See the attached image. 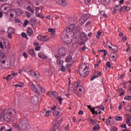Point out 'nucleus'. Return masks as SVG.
I'll return each mask as SVG.
<instances>
[{
  "mask_svg": "<svg viewBox=\"0 0 131 131\" xmlns=\"http://www.w3.org/2000/svg\"><path fill=\"white\" fill-rule=\"evenodd\" d=\"M19 122L15 124L16 127L18 128V129L24 130V129H26L29 126V123L25 120V118H23V120H19Z\"/></svg>",
  "mask_w": 131,
  "mask_h": 131,
  "instance_id": "f257e3e1",
  "label": "nucleus"
},
{
  "mask_svg": "<svg viewBox=\"0 0 131 131\" xmlns=\"http://www.w3.org/2000/svg\"><path fill=\"white\" fill-rule=\"evenodd\" d=\"M90 69L85 64H82L79 69V73L81 77H85L90 74Z\"/></svg>",
  "mask_w": 131,
  "mask_h": 131,
  "instance_id": "f03ea898",
  "label": "nucleus"
},
{
  "mask_svg": "<svg viewBox=\"0 0 131 131\" xmlns=\"http://www.w3.org/2000/svg\"><path fill=\"white\" fill-rule=\"evenodd\" d=\"M0 49L5 52H9L11 49V46L9 44L7 45V41L5 39L0 40Z\"/></svg>",
  "mask_w": 131,
  "mask_h": 131,
  "instance_id": "7ed1b4c3",
  "label": "nucleus"
},
{
  "mask_svg": "<svg viewBox=\"0 0 131 131\" xmlns=\"http://www.w3.org/2000/svg\"><path fill=\"white\" fill-rule=\"evenodd\" d=\"M17 113L16 112L13 110H10L8 112L4 115L5 118H6L7 120H11L13 118V116H16Z\"/></svg>",
  "mask_w": 131,
  "mask_h": 131,
  "instance_id": "20e7f679",
  "label": "nucleus"
},
{
  "mask_svg": "<svg viewBox=\"0 0 131 131\" xmlns=\"http://www.w3.org/2000/svg\"><path fill=\"white\" fill-rule=\"evenodd\" d=\"M74 20L70 18L69 19V23L71 25L67 28V32H71L74 30L75 28V25H73L74 23Z\"/></svg>",
  "mask_w": 131,
  "mask_h": 131,
  "instance_id": "39448f33",
  "label": "nucleus"
},
{
  "mask_svg": "<svg viewBox=\"0 0 131 131\" xmlns=\"http://www.w3.org/2000/svg\"><path fill=\"white\" fill-rule=\"evenodd\" d=\"M37 39L40 41H47L50 39V36H41L40 35H38Z\"/></svg>",
  "mask_w": 131,
  "mask_h": 131,
  "instance_id": "423d86ee",
  "label": "nucleus"
},
{
  "mask_svg": "<svg viewBox=\"0 0 131 131\" xmlns=\"http://www.w3.org/2000/svg\"><path fill=\"white\" fill-rule=\"evenodd\" d=\"M15 33V29L12 27H9L7 31V34H8V38H12V34Z\"/></svg>",
  "mask_w": 131,
  "mask_h": 131,
  "instance_id": "0eeeda50",
  "label": "nucleus"
},
{
  "mask_svg": "<svg viewBox=\"0 0 131 131\" xmlns=\"http://www.w3.org/2000/svg\"><path fill=\"white\" fill-rule=\"evenodd\" d=\"M30 73L31 76H34L36 79H39V78L40 77V73H39L38 72L30 71Z\"/></svg>",
  "mask_w": 131,
  "mask_h": 131,
  "instance_id": "6e6552de",
  "label": "nucleus"
},
{
  "mask_svg": "<svg viewBox=\"0 0 131 131\" xmlns=\"http://www.w3.org/2000/svg\"><path fill=\"white\" fill-rule=\"evenodd\" d=\"M80 38L82 41H88V39H89L88 35H86L84 32H82L80 33Z\"/></svg>",
  "mask_w": 131,
  "mask_h": 131,
  "instance_id": "1a4fd4ad",
  "label": "nucleus"
},
{
  "mask_svg": "<svg viewBox=\"0 0 131 131\" xmlns=\"http://www.w3.org/2000/svg\"><path fill=\"white\" fill-rule=\"evenodd\" d=\"M66 54H67V49L60 48L59 49V56L64 57V56H66Z\"/></svg>",
  "mask_w": 131,
  "mask_h": 131,
  "instance_id": "9d476101",
  "label": "nucleus"
},
{
  "mask_svg": "<svg viewBox=\"0 0 131 131\" xmlns=\"http://www.w3.org/2000/svg\"><path fill=\"white\" fill-rule=\"evenodd\" d=\"M88 20V16L86 15L82 16L79 19V24L80 25H83Z\"/></svg>",
  "mask_w": 131,
  "mask_h": 131,
  "instance_id": "9b49d317",
  "label": "nucleus"
},
{
  "mask_svg": "<svg viewBox=\"0 0 131 131\" xmlns=\"http://www.w3.org/2000/svg\"><path fill=\"white\" fill-rule=\"evenodd\" d=\"M31 102L32 104L36 105L38 102V98L36 96H34L31 98Z\"/></svg>",
  "mask_w": 131,
  "mask_h": 131,
  "instance_id": "f8f14e48",
  "label": "nucleus"
},
{
  "mask_svg": "<svg viewBox=\"0 0 131 131\" xmlns=\"http://www.w3.org/2000/svg\"><path fill=\"white\" fill-rule=\"evenodd\" d=\"M31 90H32V91H33V92L36 93V94H37V95H39V91L37 89V87H36L35 84H32L31 85Z\"/></svg>",
  "mask_w": 131,
  "mask_h": 131,
  "instance_id": "ddd939ff",
  "label": "nucleus"
},
{
  "mask_svg": "<svg viewBox=\"0 0 131 131\" xmlns=\"http://www.w3.org/2000/svg\"><path fill=\"white\" fill-rule=\"evenodd\" d=\"M58 96H59V94L56 91H52L50 94V97L52 99H56Z\"/></svg>",
  "mask_w": 131,
  "mask_h": 131,
  "instance_id": "4468645a",
  "label": "nucleus"
},
{
  "mask_svg": "<svg viewBox=\"0 0 131 131\" xmlns=\"http://www.w3.org/2000/svg\"><path fill=\"white\" fill-rule=\"evenodd\" d=\"M48 31L49 32L51 33V37H52V38H54L56 34V30L55 29L50 28V29H49Z\"/></svg>",
  "mask_w": 131,
  "mask_h": 131,
  "instance_id": "2eb2a0df",
  "label": "nucleus"
},
{
  "mask_svg": "<svg viewBox=\"0 0 131 131\" xmlns=\"http://www.w3.org/2000/svg\"><path fill=\"white\" fill-rule=\"evenodd\" d=\"M121 9V5H116L114 8V11H113V13H116L117 11H119V12H120Z\"/></svg>",
  "mask_w": 131,
  "mask_h": 131,
  "instance_id": "dca6fc26",
  "label": "nucleus"
},
{
  "mask_svg": "<svg viewBox=\"0 0 131 131\" xmlns=\"http://www.w3.org/2000/svg\"><path fill=\"white\" fill-rule=\"evenodd\" d=\"M67 0H59L58 3L62 6V7H66L67 6Z\"/></svg>",
  "mask_w": 131,
  "mask_h": 131,
  "instance_id": "f3484780",
  "label": "nucleus"
},
{
  "mask_svg": "<svg viewBox=\"0 0 131 131\" xmlns=\"http://www.w3.org/2000/svg\"><path fill=\"white\" fill-rule=\"evenodd\" d=\"M18 74H16L15 73H12L11 74L8 75L6 77V79L7 80H11L14 76H16Z\"/></svg>",
  "mask_w": 131,
  "mask_h": 131,
  "instance_id": "a211bd4d",
  "label": "nucleus"
},
{
  "mask_svg": "<svg viewBox=\"0 0 131 131\" xmlns=\"http://www.w3.org/2000/svg\"><path fill=\"white\" fill-rule=\"evenodd\" d=\"M38 56L39 58H40L41 59H47L48 58V56H47V55H46V54H45L42 52H39L38 54Z\"/></svg>",
  "mask_w": 131,
  "mask_h": 131,
  "instance_id": "6ab92c4d",
  "label": "nucleus"
},
{
  "mask_svg": "<svg viewBox=\"0 0 131 131\" xmlns=\"http://www.w3.org/2000/svg\"><path fill=\"white\" fill-rule=\"evenodd\" d=\"M88 108L91 110L92 114H96V115H98V112L96 111L95 108H92V105H88Z\"/></svg>",
  "mask_w": 131,
  "mask_h": 131,
  "instance_id": "aec40b11",
  "label": "nucleus"
},
{
  "mask_svg": "<svg viewBox=\"0 0 131 131\" xmlns=\"http://www.w3.org/2000/svg\"><path fill=\"white\" fill-rule=\"evenodd\" d=\"M15 12L16 15H17V16H18V17H20V16L22 14H23V12H22L19 8H16L15 10Z\"/></svg>",
  "mask_w": 131,
  "mask_h": 131,
  "instance_id": "412c9836",
  "label": "nucleus"
},
{
  "mask_svg": "<svg viewBox=\"0 0 131 131\" xmlns=\"http://www.w3.org/2000/svg\"><path fill=\"white\" fill-rule=\"evenodd\" d=\"M28 53L29 55H31L32 57H35V52L34 51V49H30L28 51Z\"/></svg>",
  "mask_w": 131,
  "mask_h": 131,
  "instance_id": "4be33fe9",
  "label": "nucleus"
},
{
  "mask_svg": "<svg viewBox=\"0 0 131 131\" xmlns=\"http://www.w3.org/2000/svg\"><path fill=\"white\" fill-rule=\"evenodd\" d=\"M62 40L63 42H66V43H69L70 41V38L68 37V36H66V37H62Z\"/></svg>",
  "mask_w": 131,
  "mask_h": 131,
  "instance_id": "5701e85b",
  "label": "nucleus"
},
{
  "mask_svg": "<svg viewBox=\"0 0 131 131\" xmlns=\"http://www.w3.org/2000/svg\"><path fill=\"white\" fill-rule=\"evenodd\" d=\"M57 64L59 66V67L63 66V63H64V61L62 59H58L56 60Z\"/></svg>",
  "mask_w": 131,
  "mask_h": 131,
  "instance_id": "b1692460",
  "label": "nucleus"
},
{
  "mask_svg": "<svg viewBox=\"0 0 131 131\" xmlns=\"http://www.w3.org/2000/svg\"><path fill=\"white\" fill-rule=\"evenodd\" d=\"M15 88H24V83L20 82L19 84H14Z\"/></svg>",
  "mask_w": 131,
  "mask_h": 131,
  "instance_id": "393cba45",
  "label": "nucleus"
},
{
  "mask_svg": "<svg viewBox=\"0 0 131 131\" xmlns=\"http://www.w3.org/2000/svg\"><path fill=\"white\" fill-rule=\"evenodd\" d=\"M27 34L28 36H31L32 34H33V31H32V29L31 28H29L27 30Z\"/></svg>",
  "mask_w": 131,
  "mask_h": 131,
  "instance_id": "a878e982",
  "label": "nucleus"
},
{
  "mask_svg": "<svg viewBox=\"0 0 131 131\" xmlns=\"http://www.w3.org/2000/svg\"><path fill=\"white\" fill-rule=\"evenodd\" d=\"M37 86L38 89H39L40 93H42V94L46 93V90L43 87L41 86L40 85H37Z\"/></svg>",
  "mask_w": 131,
  "mask_h": 131,
  "instance_id": "bb28decb",
  "label": "nucleus"
},
{
  "mask_svg": "<svg viewBox=\"0 0 131 131\" xmlns=\"http://www.w3.org/2000/svg\"><path fill=\"white\" fill-rule=\"evenodd\" d=\"M71 60H72V56H71V55H68L65 61L67 62V63H69V62H70Z\"/></svg>",
  "mask_w": 131,
  "mask_h": 131,
  "instance_id": "cd10ccee",
  "label": "nucleus"
},
{
  "mask_svg": "<svg viewBox=\"0 0 131 131\" xmlns=\"http://www.w3.org/2000/svg\"><path fill=\"white\" fill-rule=\"evenodd\" d=\"M119 93V97H121V96H123L124 95V90L122 89H118Z\"/></svg>",
  "mask_w": 131,
  "mask_h": 131,
  "instance_id": "c85d7f7f",
  "label": "nucleus"
},
{
  "mask_svg": "<svg viewBox=\"0 0 131 131\" xmlns=\"http://www.w3.org/2000/svg\"><path fill=\"white\" fill-rule=\"evenodd\" d=\"M94 74L95 76H96V77L98 78V77H100V76H101L102 72L96 71L95 72Z\"/></svg>",
  "mask_w": 131,
  "mask_h": 131,
  "instance_id": "c756f323",
  "label": "nucleus"
},
{
  "mask_svg": "<svg viewBox=\"0 0 131 131\" xmlns=\"http://www.w3.org/2000/svg\"><path fill=\"white\" fill-rule=\"evenodd\" d=\"M89 121L90 123H91L92 124V125L96 124V121H95V120H94L92 118H89Z\"/></svg>",
  "mask_w": 131,
  "mask_h": 131,
  "instance_id": "7c9ffc66",
  "label": "nucleus"
},
{
  "mask_svg": "<svg viewBox=\"0 0 131 131\" xmlns=\"http://www.w3.org/2000/svg\"><path fill=\"white\" fill-rule=\"evenodd\" d=\"M56 100H58V102L60 103V105L62 104V101H63V98L61 97L56 96Z\"/></svg>",
  "mask_w": 131,
  "mask_h": 131,
  "instance_id": "2f4dec72",
  "label": "nucleus"
},
{
  "mask_svg": "<svg viewBox=\"0 0 131 131\" xmlns=\"http://www.w3.org/2000/svg\"><path fill=\"white\" fill-rule=\"evenodd\" d=\"M36 15L37 17H38L39 18H41V19H43L45 18V16L43 14H40L39 13H36Z\"/></svg>",
  "mask_w": 131,
  "mask_h": 131,
  "instance_id": "473e14b6",
  "label": "nucleus"
},
{
  "mask_svg": "<svg viewBox=\"0 0 131 131\" xmlns=\"http://www.w3.org/2000/svg\"><path fill=\"white\" fill-rule=\"evenodd\" d=\"M80 83V80H78L75 83V88L78 89L79 88V84Z\"/></svg>",
  "mask_w": 131,
  "mask_h": 131,
  "instance_id": "72a5a7b5",
  "label": "nucleus"
},
{
  "mask_svg": "<svg viewBox=\"0 0 131 131\" xmlns=\"http://www.w3.org/2000/svg\"><path fill=\"white\" fill-rule=\"evenodd\" d=\"M55 124H54L53 127L54 129H56V128H58V127L59 126V122L58 121H55Z\"/></svg>",
  "mask_w": 131,
  "mask_h": 131,
  "instance_id": "f704fd0d",
  "label": "nucleus"
},
{
  "mask_svg": "<svg viewBox=\"0 0 131 131\" xmlns=\"http://www.w3.org/2000/svg\"><path fill=\"white\" fill-rule=\"evenodd\" d=\"M100 125L99 124H97L95 125V126L93 127V130H99L100 129ZM97 129V130H96Z\"/></svg>",
  "mask_w": 131,
  "mask_h": 131,
  "instance_id": "c9c22d12",
  "label": "nucleus"
},
{
  "mask_svg": "<svg viewBox=\"0 0 131 131\" xmlns=\"http://www.w3.org/2000/svg\"><path fill=\"white\" fill-rule=\"evenodd\" d=\"M6 6H7V7H4L5 11H8V10H10V7L11 5L9 4H6Z\"/></svg>",
  "mask_w": 131,
  "mask_h": 131,
  "instance_id": "e433bc0d",
  "label": "nucleus"
},
{
  "mask_svg": "<svg viewBox=\"0 0 131 131\" xmlns=\"http://www.w3.org/2000/svg\"><path fill=\"white\" fill-rule=\"evenodd\" d=\"M27 9L28 11H30V12H31V13H34V9L31 8V7H30V6L28 7Z\"/></svg>",
  "mask_w": 131,
  "mask_h": 131,
  "instance_id": "4c0bfd02",
  "label": "nucleus"
},
{
  "mask_svg": "<svg viewBox=\"0 0 131 131\" xmlns=\"http://www.w3.org/2000/svg\"><path fill=\"white\" fill-rule=\"evenodd\" d=\"M116 120H117L118 121H121L122 120V117L121 116H117L115 118Z\"/></svg>",
  "mask_w": 131,
  "mask_h": 131,
  "instance_id": "58836bf2",
  "label": "nucleus"
},
{
  "mask_svg": "<svg viewBox=\"0 0 131 131\" xmlns=\"http://www.w3.org/2000/svg\"><path fill=\"white\" fill-rule=\"evenodd\" d=\"M125 6L121 7V9H120V13H122V12H125L126 10L125 9Z\"/></svg>",
  "mask_w": 131,
  "mask_h": 131,
  "instance_id": "ea45409f",
  "label": "nucleus"
},
{
  "mask_svg": "<svg viewBox=\"0 0 131 131\" xmlns=\"http://www.w3.org/2000/svg\"><path fill=\"white\" fill-rule=\"evenodd\" d=\"M85 50H86V48L85 46H84L79 50V52H82L85 51Z\"/></svg>",
  "mask_w": 131,
  "mask_h": 131,
  "instance_id": "a19ab883",
  "label": "nucleus"
},
{
  "mask_svg": "<svg viewBox=\"0 0 131 131\" xmlns=\"http://www.w3.org/2000/svg\"><path fill=\"white\" fill-rule=\"evenodd\" d=\"M124 100H127V101H131V96H127L125 97Z\"/></svg>",
  "mask_w": 131,
  "mask_h": 131,
  "instance_id": "79ce46f5",
  "label": "nucleus"
},
{
  "mask_svg": "<svg viewBox=\"0 0 131 131\" xmlns=\"http://www.w3.org/2000/svg\"><path fill=\"white\" fill-rule=\"evenodd\" d=\"M36 21V20H35V19L34 18L31 19L30 24L32 25L34 24V23H35Z\"/></svg>",
  "mask_w": 131,
  "mask_h": 131,
  "instance_id": "37998d69",
  "label": "nucleus"
},
{
  "mask_svg": "<svg viewBox=\"0 0 131 131\" xmlns=\"http://www.w3.org/2000/svg\"><path fill=\"white\" fill-rule=\"evenodd\" d=\"M50 113H52V111H47L45 114V116H50Z\"/></svg>",
  "mask_w": 131,
  "mask_h": 131,
  "instance_id": "c03bdc74",
  "label": "nucleus"
},
{
  "mask_svg": "<svg viewBox=\"0 0 131 131\" xmlns=\"http://www.w3.org/2000/svg\"><path fill=\"white\" fill-rule=\"evenodd\" d=\"M111 129L112 131H117V128L115 127L114 126H112L111 127Z\"/></svg>",
  "mask_w": 131,
  "mask_h": 131,
  "instance_id": "a18cd8bd",
  "label": "nucleus"
},
{
  "mask_svg": "<svg viewBox=\"0 0 131 131\" xmlns=\"http://www.w3.org/2000/svg\"><path fill=\"white\" fill-rule=\"evenodd\" d=\"M23 55L24 56V58H25V59H27V58H28V54L26 53V52H24Z\"/></svg>",
  "mask_w": 131,
  "mask_h": 131,
  "instance_id": "49530a36",
  "label": "nucleus"
},
{
  "mask_svg": "<svg viewBox=\"0 0 131 131\" xmlns=\"http://www.w3.org/2000/svg\"><path fill=\"white\" fill-rule=\"evenodd\" d=\"M28 23H29V21H28V20H26L24 23V26H27V25H28Z\"/></svg>",
  "mask_w": 131,
  "mask_h": 131,
  "instance_id": "de8ad7c7",
  "label": "nucleus"
},
{
  "mask_svg": "<svg viewBox=\"0 0 131 131\" xmlns=\"http://www.w3.org/2000/svg\"><path fill=\"white\" fill-rule=\"evenodd\" d=\"M54 115H55V116H57V115H59V112L57 110H55L53 112Z\"/></svg>",
  "mask_w": 131,
  "mask_h": 131,
  "instance_id": "09e8293b",
  "label": "nucleus"
},
{
  "mask_svg": "<svg viewBox=\"0 0 131 131\" xmlns=\"http://www.w3.org/2000/svg\"><path fill=\"white\" fill-rule=\"evenodd\" d=\"M61 71H62V72H65V71H66V69H65L64 66L62 65V66H61Z\"/></svg>",
  "mask_w": 131,
  "mask_h": 131,
  "instance_id": "8fccbe9b",
  "label": "nucleus"
},
{
  "mask_svg": "<svg viewBox=\"0 0 131 131\" xmlns=\"http://www.w3.org/2000/svg\"><path fill=\"white\" fill-rule=\"evenodd\" d=\"M96 78H97L96 76L95 75H94V76H93L91 79H90V80L91 81H93V80H94V79H96Z\"/></svg>",
  "mask_w": 131,
  "mask_h": 131,
  "instance_id": "3c124183",
  "label": "nucleus"
},
{
  "mask_svg": "<svg viewBox=\"0 0 131 131\" xmlns=\"http://www.w3.org/2000/svg\"><path fill=\"white\" fill-rule=\"evenodd\" d=\"M10 65L8 63H6L4 65V68H5L6 69H7V68H9V67H10Z\"/></svg>",
  "mask_w": 131,
  "mask_h": 131,
  "instance_id": "603ef678",
  "label": "nucleus"
},
{
  "mask_svg": "<svg viewBox=\"0 0 131 131\" xmlns=\"http://www.w3.org/2000/svg\"><path fill=\"white\" fill-rule=\"evenodd\" d=\"M21 36H23V37H24V38H26V37H27V35L25 33H22Z\"/></svg>",
  "mask_w": 131,
  "mask_h": 131,
  "instance_id": "864d4df0",
  "label": "nucleus"
},
{
  "mask_svg": "<svg viewBox=\"0 0 131 131\" xmlns=\"http://www.w3.org/2000/svg\"><path fill=\"white\" fill-rule=\"evenodd\" d=\"M0 57H1L2 58L5 57V53L4 52L1 53Z\"/></svg>",
  "mask_w": 131,
  "mask_h": 131,
  "instance_id": "5fc2aeb1",
  "label": "nucleus"
},
{
  "mask_svg": "<svg viewBox=\"0 0 131 131\" xmlns=\"http://www.w3.org/2000/svg\"><path fill=\"white\" fill-rule=\"evenodd\" d=\"M106 66L108 68H111V64L110 63V62L108 61L106 63Z\"/></svg>",
  "mask_w": 131,
  "mask_h": 131,
  "instance_id": "6e6d98bb",
  "label": "nucleus"
},
{
  "mask_svg": "<svg viewBox=\"0 0 131 131\" xmlns=\"http://www.w3.org/2000/svg\"><path fill=\"white\" fill-rule=\"evenodd\" d=\"M111 122V120H110V119H106V124L108 125L109 124H110V122Z\"/></svg>",
  "mask_w": 131,
  "mask_h": 131,
  "instance_id": "4d7b16f0",
  "label": "nucleus"
},
{
  "mask_svg": "<svg viewBox=\"0 0 131 131\" xmlns=\"http://www.w3.org/2000/svg\"><path fill=\"white\" fill-rule=\"evenodd\" d=\"M120 127H122L123 128H126V124H122V125H121Z\"/></svg>",
  "mask_w": 131,
  "mask_h": 131,
  "instance_id": "13d9d810",
  "label": "nucleus"
},
{
  "mask_svg": "<svg viewBox=\"0 0 131 131\" xmlns=\"http://www.w3.org/2000/svg\"><path fill=\"white\" fill-rule=\"evenodd\" d=\"M55 57L56 58V59H57V60H61V59L60 58V56L59 55H55Z\"/></svg>",
  "mask_w": 131,
  "mask_h": 131,
  "instance_id": "bf43d9fd",
  "label": "nucleus"
},
{
  "mask_svg": "<svg viewBox=\"0 0 131 131\" xmlns=\"http://www.w3.org/2000/svg\"><path fill=\"white\" fill-rule=\"evenodd\" d=\"M103 53H104L103 57H106V56L107 55V50H103Z\"/></svg>",
  "mask_w": 131,
  "mask_h": 131,
  "instance_id": "052dcab7",
  "label": "nucleus"
},
{
  "mask_svg": "<svg viewBox=\"0 0 131 131\" xmlns=\"http://www.w3.org/2000/svg\"><path fill=\"white\" fill-rule=\"evenodd\" d=\"M27 16L28 17V18H30V17L31 16V13L29 12H27Z\"/></svg>",
  "mask_w": 131,
  "mask_h": 131,
  "instance_id": "680f3d73",
  "label": "nucleus"
},
{
  "mask_svg": "<svg viewBox=\"0 0 131 131\" xmlns=\"http://www.w3.org/2000/svg\"><path fill=\"white\" fill-rule=\"evenodd\" d=\"M129 122H130V118H129V117H127V118H126V123H129Z\"/></svg>",
  "mask_w": 131,
  "mask_h": 131,
  "instance_id": "e2e57ef3",
  "label": "nucleus"
},
{
  "mask_svg": "<svg viewBox=\"0 0 131 131\" xmlns=\"http://www.w3.org/2000/svg\"><path fill=\"white\" fill-rule=\"evenodd\" d=\"M92 0H85V3L86 4V5H88V4H90V3H91V1Z\"/></svg>",
  "mask_w": 131,
  "mask_h": 131,
  "instance_id": "0e129e2a",
  "label": "nucleus"
},
{
  "mask_svg": "<svg viewBox=\"0 0 131 131\" xmlns=\"http://www.w3.org/2000/svg\"><path fill=\"white\" fill-rule=\"evenodd\" d=\"M106 45L108 47H109V46H111V41H110V40H107Z\"/></svg>",
  "mask_w": 131,
  "mask_h": 131,
  "instance_id": "69168bd1",
  "label": "nucleus"
},
{
  "mask_svg": "<svg viewBox=\"0 0 131 131\" xmlns=\"http://www.w3.org/2000/svg\"><path fill=\"white\" fill-rule=\"evenodd\" d=\"M91 24H92V21H88L85 24V26H88V25H91Z\"/></svg>",
  "mask_w": 131,
  "mask_h": 131,
  "instance_id": "338daca9",
  "label": "nucleus"
},
{
  "mask_svg": "<svg viewBox=\"0 0 131 131\" xmlns=\"http://www.w3.org/2000/svg\"><path fill=\"white\" fill-rule=\"evenodd\" d=\"M125 9L126 11H127V12H128V11H129V10H130V8H129V7H128L127 6H125Z\"/></svg>",
  "mask_w": 131,
  "mask_h": 131,
  "instance_id": "774afa93",
  "label": "nucleus"
}]
</instances>
